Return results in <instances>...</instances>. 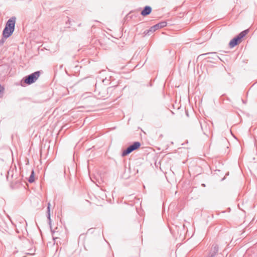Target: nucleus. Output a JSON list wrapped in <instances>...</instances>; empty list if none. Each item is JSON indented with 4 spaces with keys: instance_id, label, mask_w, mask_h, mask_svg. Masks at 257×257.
Masks as SVG:
<instances>
[{
    "instance_id": "4",
    "label": "nucleus",
    "mask_w": 257,
    "mask_h": 257,
    "mask_svg": "<svg viewBox=\"0 0 257 257\" xmlns=\"http://www.w3.org/2000/svg\"><path fill=\"white\" fill-rule=\"evenodd\" d=\"M167 25V23L165 21L161 22L158 24L155 25L151 27L149 30H146L144 32L145 35H150V32L153 33L160 28H163Z\"/></svg>"
},
{
    "instance_id": "8",
    "label": "nucleus",
    "mask_w": 257,
    "mask_h": 257,
    "mask_svg": "<svg viewBox=\"0 0 257 257\" xmlns=\"http://www.w3.org/2000/svg\"><path fill=\"white\" fill-rule=\"evenodd\" d=\"M152 12V8L150 6H146L143 10L141 12V15L146 16L149 15Z\"/></svg>"
},
{
    "instance_id": "3",
    "label": "nucleus",
    "mask_w": 257,
    "mask_h": 257,
    "mask_svg": "<svg viewBox=\"0 0 257 257\" xmlns=\"http://www.w3.org/2000/svg\"><path fill=\"white\" fill-rule=\"evenodd\" d=\"M40 73L36 71L25 77L24 82L27 84H31L35 82L39 77Z\"/></svg>"
},
{
    "instance_id": "1",
    "label": "nucleus",
    "mask_w": 257,
    "mask_h": 257,
    "mask_svg": "<svg viewBox=\"0 0 257 257\" xmlns=\"http://www.w3.org/2000/svg\"><path fill=\"white\" fill-rule=\"evenodd\" d=\"M248 32L249 30L248 29L244 30L239 33L236 37L232 39L229 43L230 48H233L239 44L241 41V39L243 38Z\"/></svg>"
},
{
    "instance_id": "11",
    "label": "nucleus",
    "mask_w": 257,
    "mask_h": 257,
    "mask_svg": "<svg viewBox=\"0 0 257 257\" xmlns=\"http://www.w3.org/2000/svg\"><path fill=\"white\" fill-rule=\"evenodd\" d=\"M4 90V87L0 85V96H1L2 93L3 92Z\"/></svg>"
},
{
    "instance_id": "9",
    "label": "nucleus",
    "mask_w": 257,
    "mask_h": 257,
    "mask_svg": "<svg viewBox=\"0 0 257 257\" xmlns=\"http://www.w3.org/2000/svg\"><path fill=\"white\" fill-rule=\"evenodd\" d=\"M35 181L34 179V171L33 170L31 172V174L29 178V182L30 183H33Z\"/></svg>"
},
{
    "instance_id": "2",
    "label": "nucleus",
    "mask_w": 257,
    "mask_h": 257,
    "mask_svg": "<svg viewBox=\"0 0 257 257\" xmlns=\"http://www.w3.org/2000/svg\"><path fill=\"white\" fill-rule=\"evenodd\" d=\"M141 147V143L139 142H135L132 145L123 150L122 153V156L124 157L128 155L134 151L138 149Z\"/></svg>"
},
{
    "instance_id": "10",
    "label": "nucleus",
    "mask_w": 257,
    "mask_h": 257,
    "mask_svg": "<svg viewBox=\"0 0 257 257\" xmlns=\"http://www.w3.org/2000/svg\"><path fill=\"white\" fill-rule=\"evenodd\" d=\"M50 203H49L48 204V207H47V217H48V219H49V221H51V218H50Z\"/></svg>"
},
{
    "instance_id": "13",
    "label": "nucleus",
    "mask_w": 257,
    "mask_h": 257,
    "mask_svg": "<svg viewBox=\"0 0 257 257\" xmlns=\"http://www.w3.org/2000/svg\"><path fill=\"white\" fill-rule=\"evenodd\" d=\"M124 65L122 66H117V67L118 68H120V69H122V68H124Z\"/></svg>"
},
{
    "instance_id": "7",
    "label": "nucleus",
    "mask_w": 257,
    "mask_h": 257,
    "mask_svg": "<svg viewBox=\"0 0 257 257\" xmlns=\"http://www.w3.org/2000/svg\"><path fill=\"white\" fill-rule=\"evenodd\" d=\"M13 32V30H11L10 29L5 27L3 34L4 37L6 38L9 37L12 34Z\"/></svg>"
},
{
    "instance_id": "5",
    "label": "nucleus",
    "mask_w": 257,
    "mask_h": 257,
    "mask_svg": "<svg viewBox=\"0 0 257 257\" xmlns=\"http://www.w3.org/2000/svg\"><path fill=\"white\" fill-rule=\"evenodd\" d=\"M15 23L16 18L13 17L8 20L5 27H7L9 29H10L11 30L14 31Z\"/></svg>"
},
{
    "instance_id": "12",
    "label": "nucleus",
    "mask_w": 257,
    "mask_h": 257,
    "mask_svg": "<svg viewBox=\"0 0 257 257\" xmlns=\"http://www.w3.org/2000/svg\"><path fill=\"white\" fill-rule=\"evenodd\" d=\"M215 54L216 53L215 52H211V53H205V54H204L203 55H207V54Z\"/></svg>"
},
{
    "instance_id": "6",
    "label": "nucleus",
    "mask_w": 257,
    "mask_h": 257,
    "mask_svg": "<svg viewBox=\"0 0 257 257\" xmlns=\"http://www.w3.org/2000/svg\"><path fill=\"white\" fill-rule=\"evenodd\" d=\"M218 252V246L217 244H213L209 251L208 257H215Z\"/></svg>"
}]
</instances>
